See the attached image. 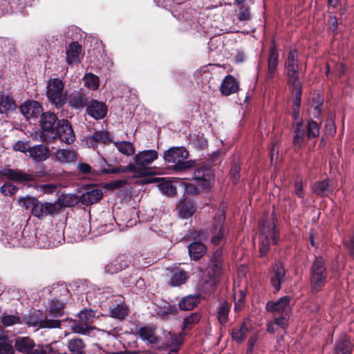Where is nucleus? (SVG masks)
I'll use <instances>...</instances> for the list:
<instances>
[{
    "instance_id": "nucleus-31",
    "label": "nucleus",
    "mask_w": 354,
    "mask_h": 354,
    "mask_svg": "<svg viewBox=\"0 0 354 354\" xmlns=\"http://www.w3.org/2000/svg\"><path fill=\"white\" fill-rule=\"evenodd\" d=\"M57 211V207L55 204L51 203L39 202V205L35 207V216L39 219L44 218L48 215L54 214Z\"/></svg>"
},
{
    "instance_id": "nucleus-9",
    "label": "nucleus",
    "mask_w": 354,
    "mask_h": 354,
    "mask_svg": "<svg viewBox=\"0 0 354 354\" xmlns=\"http://www.w3.org/2000/svg\"><path fill=\"white\" fill-rule=\"evenodd\" d=\"M225 218V210L217 212L214 217V222L210 228V234L212 235L210 242L214 245H220L221 241L225 238L223 227Z\"/></svg>"
},
{
    "instance_id": "nucleus-7",
    "label": "nucleus",
    "mask_w": 354,
    "mask_h": 354,
    "mask_svg": "<svg viewBox=\"0 0 354 354\" xmlns=\"http://www.w3.org/2000/svg\"><path fill=\"white\" fill-rule=\"evenodd\" d=\"M95 318V311L87 308L81 310L77 319L74 320L71 325L73 332H89L96 330L95 326L93 325Z\"/></svg>"
},
{
    "instance_id": "nucleus-58",
    "label": "nucleus",
    "mask_w": 354,
    "mask_h": 354,
    "mask_svg": "<svg viewBox=\"0 0 354 354\" xmlns=\"http://www.w3.org/2000/svg\"><path fill=\"white\" fill-rule=\"evenodd\" d=\"M140 338L147 342L149 344L153 346L158 342V337L155 335V333H138Z\"/></svg>"
},
{
    "instance_id": "nucleus-8",
    "label": "nucleus",
    "mask_w": 354,
    "mask_h": 354,
    "mask_svg": "<svg viewBox=\"0 0 354 354\" xmlns=\"http://www.w3.org/2000/svg\"><path fill=\"white\" fill-rule=\"evenodd\" d=\"M192 179L198 183L203 189H211L214 174L209 164L196 165Z\"/></svg>"
},
{
    "instance_id": "nucleus-48",
    "label": "nucleus",
    "mask_w": 354,
    "mask_h": 354,
    "mask_svg": "<svg viewBox=\"0 0 354 354\" xmlns=\"http://www.w3.org/2000/svg\"><path fill=\"white\" fill-rule=\"evenodd\" d=\"M1 323L5 327L12 326L20 323V317L17 315H8L4 313L1 318Z\"/></svg>"
},
{
    "instance_id": "nucleus-5",
    "label": "nucleus",
    "mask_w": 354,
    "mask_h": 354,
    "mask_svg": "<svg viewBox=\"0 0 354 354\" xmlns=\"http://www.w3.org/2000/svg\"><path fill=\"white\" fill-rule=\"evenodd\" d=\"M310 287L313 294L323 290L328 281L326 262L321 256L315 257L310 268Z\"/></svg>"
},
{
    "instance_id": "nucleus-30",
    "label": "nucleus",
    "mask_w": 354,
    "mask_h": 354,
    "mask_svg": "<svg viewBox=\"0 0 354 354\" xmlns=\"http://www.w3.org/2000/svg\"><path fill=\"white\" fill-rule=\"evenodd\" d=\"M188 252L190 259L193 261L201 259L207 251V247L200 241H194L188 247Z\"/></svg>"
},
{
    "instance_id": "nucleus-45",
    "label": "nucleus",
    "mask_w": 354,
    "mask_h": 354,
    "mask_svg": "<svg viewBox=\"0 0 354 354\" xmlns=\"http://www.w3.org/2000/svg\"><path fill=\"white\" fill-rule=\"evenodd\" d=\"M83 80L84 81V85L93 91H95L99 88V77L93 73H86L83 77Z\"/></svg>"
},
{
    "instance_id": "nucleus-64",
    "label": "nucleus",
    "mask_w": 354,
    "mask_h": 354,
    "mask_svg": "<svg viewBox=\"0 0 354 354\" xmlns=\"http://www.w3.org/2000/svg\"><path fill=\"white\" fill-rule=\"evenodd\" d=\"M349 255L354 259V232L350 236L348 241L346 243Z\"/></svg>"
},
{
    "instance_id": "nucleus-14",
    "label": "nucleus",
    "mask_w": 354,
    "mask_h": 354,
    "mask_svg": "<svg viewBox=\"0 0 354 354\" xmlns=\"http://www.w3.org/2000/svg\"><path fill=\"white\" fill-rule=\"evenodd\" d=\"M86 113L95 120H101L106 117L108 108L103 102L91 100L86 109Z\"/></svg>"
},
{
    "instance_id": "nucleus-44",
    "label": "nucleus",
    "mask_w": 354,
    "mask_h": 354,
    "mask_svg": "<svg viewBox=\"0 0 354 354\" xmlns=\"http://www.w3.org/2000/svg\"><path fill=\"white\" fill-rule=\"evenodd\" d=\"M230 309V304L225 301L218 308L217 318L221 324H224L228 319V315Z\"/></svg>"
},
{
    "instance_id": "nucleus-54",
    "label": "nucleus",
    "mask_w": 354,
    "mask_h": 354,
    "mask_svg": "<svg viewBox=\"0 0 354 354\" xmlns=\"http://www.w3.org/2000/svg\"><path fill=\"white\" fill-rule=\"evenodd\" d=\"M18 189L19 188L17 186L10 182L4 183V185L0 187L1 193L4 196H12L15 194Z\"/></svg>"
},
{
    "instance_id": "nucleus-55",
    "label": "nucleus",
    "mask_w": 354,
    "mask_h": 354,
    "mask_svg": "<svg viewBox=\"0 0 354 354\" xmlns=\"http://www.w3.org/2000/svg\"><path fill=\"white\" fill-rule=\"evenodd\" d=\"M39 202L40 201H39L35 198H31L28 196L24 197V207L26 209H30L33 216H35V207L39 205Z\"/></svg>"
},
{
    "instance_id": "nucleus-42",
    "label": "nucleus",
    "mask_w": 354,
    "mask_h": 354,
    "mask_svg": "<svg viewBox=\"0 0 354 354\" xmlns=\"http://www.w3.org/2000/svg\"><path fill=\"white\" fill-rule=\"evenodd\" d=\"M80 202V196L75 194H62L59 198V203L62 207H74Z\"/></svg>"
},
{
    "instance_id": "nucleus-15",
    "label": "nucleus",
    "mask_w": 354,
    "mask_h": 354,
    "mask_svg": "<svg viewBox=\"0 0 354 354\" xmlns=\"http://www.w3.org/2000/svg\"><path fill=\"white\" fill-rule=\"evenodd\" d=\"M102 196V189L92 185L80 196V203L86 206H90L98 203Z\"/></svg>"
},
{
    "instance_id": "nucleus-29",
    "label": "nucleus",
    "mask_w": 354,
    "mask_h": 354,
    "mask_svg": "<svg viewBox=\"0 0 354 354\" xmlns=\"http://www.w3.org/2000/svg\"><path fill=\"white\" fill-rule=\"evenodd\" d=\"M216 278L211 276V278L201 284L197 294L200 296L201 299H207L215 292L217 283Z\"/></svg>"
},
{
    "instance_id": "nucleus-61",
    "label": "nucleus",
    "mask_w": 354,
    "mask_h": 354,
    "mask_svg": "<svg viewBox=\"0 0 354 354\" xmlns=\"http://www.w3.org/2000/svg\"><path fill=\"white\" fill-rule=\"evenodd\" d=\"M238 19L240 21H249L250 19V12L248 7L241 6L239 8Z\"/></svg>"
},
{
    "instance_id": "nucleus-33",
    "label": "nucleus",
    "mask_w": 354,
    "mask_h": 354,
    "mask_svg": "<svg viewBox=\"0 0 354 354\" xmlns=\"http://www.w3.org/2000/svg\"><path fill=\"white\" fill-rule=\"evenodd\" d=\"M0 178L13 182H22V171L11 169L9 166L0 168Z\"/></svg>"
},
{
    "instance_id": "nucleus-46",
    "label": "nucleus",
    "mask_w": 354,
    "mask_h": 354,
    "mask_svg": "<svg viewBox=\"0 0 354 354\" xmlns=\"http://www.w3.org/2000/svg\"><path fill=\"white\" fill-rule=\"evenodd\" d=\"M84 346V342L80 339H71L68 344V348L73 354H82Z\"/></svg>"
},
{
    "instance_id": "nucleus-37",
    "label": "nucleus",
    "mask_w": 354,
    "mask_h": 354,
    "mask_svg": "<svg viewBox=\"0 0 354 354\" xmlns=\"http://www.w3.org/2000/svg\"><path fill=\"white\" fill-rule=\"evenodd\" d=\"M115 302L109 306L110 315L114 318L123 319L128 315L127 308L121 299L118 302L116 300Z\"/></svg>"
},
{
    "instance_id": "nucleus-19",
    "label": "nucleus",
    "mask_w": 354,
    "mask_h": 354,
    "mask_svg": "<svg viewBox=\"0 0 354 354\" xmlns=\"http://www.w3.org/2000/svg\"><path fill=\"white\" fill-rule=\"evenodd\" d=\"M286 273V269L282 263H275L273 267V274L270 277V283L274 289V292L281 290V284L285 281Z\"/></svg>"
},
{
    "instance_id": "nucleus-38",
    "label": "nucleus",
    "mask_w": 354,
    "mask_h": 354,
    "mask_svg": "<svg viewBox=\"0 0 354 354\" xmlns=\"http://www.w3.org/2000/svg\"><path fill=\"white\" fill-rule=\"evenodd\" d=\"M291 93L293 96L291 111V117L294 120L293 122L304 121L303 119L300 118V107L301 104L302 92H295Z\"/></svg>"
},
{
    "instance_id": "nucleus-51",
    "label": "nucleus",
    "mask_w": 354,
    "mask_h": 354,
    "mask_svg": "<svg viewBox=\"0 0 354 354\" xmlns=\"http://www.w3.org/2000/svg\"><path fill=\"white\" fill-rule=\"evenodd\" d=\"M241 165L236 162H232L230 171V177L231 180L234 185H236L240 179Z\"/></svg>"
},
{
    "instance_id": "nucleus-3",
    "label": "nucleus",
    "mask_w": 354,
    "mask_h": 354,
    "mask_svg": "<svg viewBox=\"0 0 354 354\" xmlns=\"http://www.w3.org/2000/svg\"><path fill=\"white\" fill-rule=\"evenodd\" d=\"M292 147L295 151H298L304 147L306 139L311 140L318 138L320 133V124L310 118L307 120L306 129L304 127V121L293 122L292 125Z\"/></svg>"
},
{
    "instance_id": "nucleus-50",
    "label": "nucleus",
    "mask_w": 354,
    "mask_h": 354,
    "mask_svg": "<svg viewBox=\"0 0 354 354\" xmlns=\"http://www.w3.org/2000/svg\"><path fill=\"white\" fill-rule=\"evenodd\" d=\"M14 349L10 342L6 337H0V354H13Z\"/></svg>"
},
{
    "instance_id": "nucleus-39",
    "label": "nucleus",
    "mask_w": 354,
    "mask_h": 354,
    "mask_svg": "<svg viewBox=\"0 0 354 354\" xmlns=\"http://www.w3.org/2000/svg\"><path fill=\"white\" fill-rule=\"evenodd\" d=\"M198 295H189L183 298L178 304L179 308L183 310H190L196 306L201 301Z\"/></svg>"
},
{
    "instance_id": "nucleus-53",
    "label": "nucleus",
    "mask_w": 354,
    "mask_h": 354,
    "mask_svg": "<svg viewBox=\"0 0 354 354\" xmlns=\"http://www.w3.org/2000/svg\"><path fill=\"white\" fill-rule=\"evenodd\" d=\"M186 192L192 195H198L202 192H208L210 189H203L201 186L198 185V183H187L185 185Z\"/></svg>"
},
{
    "instance_id": "nucleus-22",
    "label": "nucleus",
    "mask_w": 354,
    "mask_h": 354,
    "mask_svg": "<svg viewBox=\"0 0 354 354\" xmlns=\"http://www.w3.org/2000/svg\"><path fill=\"white\" fill-rule=\"evenodd\" d=\"M300 70L301 69L284 71L286 84L289 86V89L291 93L303 92L299 77Z\"/></svg>"
},
{
    "instance_id": "nucleus-1",
    "label": "nucleus",
    "mask_w": 354,
    "mask_h": 354,
    "mask_svg": "<svg viewBox=\"0 0 354 354\" xmlns=\"http://www.w3.org/2000/svg\"><path fill=\"white\" fill-rule=\"evenodd\" d=\"M39 124V138L42 142H53L59 138L66 144H72L75 140L71 122L66 119L59 120L53 112H44L40 116Z\"/></svg>"
},
{
    "instance_id": "nucleus-62",
    "label": "nucleus",
    "mask_w": 354,
    "mask_h": 354,
    "mask_svg": "<svg viewBox=\"0 0 354 354\" xmlns=\"http://www.w3.org/2000/svg\"><path fill=\"white\" fill-rule=\"evenodd\" d=\"M77 169L82 174H94L95 170L86 162H79L77 164Z\"/></svg>"
},
{
    "instance_id": "nucleus-27",
    "label": "nucleus",
    "mask_w": 354,
    "mask_h": 354,
    "mask_svg": "<svg viewBox=\"0 0 354 354\" xmlns=\"http://www.w3.org/2000/svg\"><path fill=\"white\" fill-rule=\"evenodd\" d=\"M284 71L301 69V65L299 61V53L295 48H290L287 53V57L283 63Z\"/></svg>"
},
{
    "instance_id": "nucleus-56",
    "label": "nucleus",
    "mask_w": 354,
    "mask_h": 354,
    "mask_svg": "<svg viewBox=\"0 0 354 354\" xmlns=\"http://www.w3.org/2000/svg\"><path fill=\"white\" fill-rule=\"evenodd\" d=\"M127 184V180L118 179L116 180L111 181L110 183H106L104 185V187L109 190H115L117 189L122 188L124 187Z\"/></svg>"
},
{
    "instance_id": "nucleus-49",
    "label": "nucleus",
    "mask_w": 354,
    "mask_h": 354,
    "mask_svg": "<svg viewBox=\"0 0 354 354\" xmlns=\"http://www.w3.org/2000/svg\"><path fill=\"white\" fill-rule=\"evenodd\" d=\"M201 318L200 313H191L189 316H187L183 319V329L190 330L192 325L198 323Z\"/></svg>"
},
{
    "instance_id": "nucleus-34",
    "label": "nucleus",
    "mask_w": 354,
    "mask_h": 354,
    "mask_svg": "<svg viewBox=\"0 0 354 354\" xmlns=\"http://www.w3.org/2000/svg\"><path fill=\"white\" fill-rule=\"evenodd\" d=\"M292 297L286 295L281 297L278 301H269L266 304V309L269 312H281L289 305Z\"/></svg>"
},
{
    "instance_id": "nucleus-12",
    "label": "nucleus",
    "mask_w": 354,
    "mask_h": 354,
    "mask_svg": "<svg viewBox=\"0 0 354 354\" xmlns=\"http://www.w3.org/2000/svg\"><path fill=\"white\" fill-rule=\"evenodd\" d=\"M24 322L30 326L37 327L36 330L39 328H59L61 322L57 319H42L39 317V311L35 310L34 313L28 318L24 317Z\"/></svg>"
},
{
    "instance_id": "nucleus-57",
    "label": "nucleus",
    "mask_w": 354,
    "mask_h": 354,
    "mask_svg": "<svg viewBox=\"0 0 354 354\" xmlns=\"http://www.w3.org/2000/svg\"><path fill=\"white\" fill-rule=\"evenodd\" d=\"M127 167V171L133 172L135 174V176L138 178H141L146 176L147 175L146 169H141L136 167V165H134L132 163H129Z\"/></svg>"
},
{
    "instance_id": "nucleus-24",
    "label": "nucleus",
    "mask_w": 354,
    "mask_h": 354,
    "mask_svg": "<svg viewBox=\"0 0 354 354\" xmlns=\"http://www.w3.org/2000/svg\"><path fill=\"white\" fill-rule=\"evenodd\" d=\"M158 153L156 150L149 149L138 152L134 157L138 166L145 167L158 158Z\"/></svg>"
},
{
    "instance_id": "nucleus-41",
    "label": "nucleus",
    "mask_w": 354,
    "mask_h": 354,
    "mask_svg": "<svg viewBox=\"0 0 354 354\" xmlns=\"http://www.w3.org/2000/svg\"><path fill=\"white\" fill-rule=\"evenodd\" d=\"M46 351L42 346L36 345L31 339L24 338V354H46Z\"/></svg>"
},
{
    "instance_id": "nucleus-63",
    "label": "nucleus",
    "mask_w": 354,
    "mask_h": 354,
    "mask_svg": "<svg viewBox=\"0 0 354 354\" xmlns=\"http://www.w3.org/2000/svg\"><path fill=\"white\" fill-rule=\"evenodd\" d=\"M137 274L133 273L130 274L129 276L124 277L122 278V285L126 287H131L134 285V282L136 279Z\"/></svg>"
},
{
    "instance_id": "nucleus-4",
    "label": "nucleus",
    "mask_w": 354,
    "mask_h": 354,
    "mask_svg": "<svg viewBox=\"0 0 354 354\" xmlns=\"http://www.w3.org/2000/svg\"><path fill=\"white\" fill-rule=\"evenodd\" d=\"M189 158V151L184 147H172L163 154L165 162L172 163L171 168L175 171H186L196 165V160H186Z\"/></svg>"
},
{
    "instance_id": "nucleus-35",
    "label": "nucleus",
    "mask_w": 354,
    "mask_h": 354,
    "mask_svg": "<svg viewBox=\"0 0 354 354\" xmlns=\"http://www.w3.org/2000/svg\"><path fill=\"white\" fill-rule=\"evenodd\" d=\"M17 108L15 100L12 97L0 92V113L8 114Z\"/></svg>"
},
{
    "instance_id": "nucleus-47",
    "label": "nucleus",
    "mask_w": 354,
    "mask_h": 354,
    "mask_svg": "<svg viewBox=\"0 0 354 354\" xmlns=\"http://www.w3.org/2000/svg\"><path fill=\"white\" fill-rule=\"evenodd\" d=\"M118 151L127 156H131L135 153V149L131 142L128 141H121L115 143Z\"/></svg>"
},
{
    "instance_id": "nucleus-17",
    "label": "nucleus",
    "mask_w": 354,
    "mask_h": 354,
    "mask_svg": "<svg viewBox=\"0 0 354 354\" xmlns=\"http://www.w3.org/2000/svg\"><path fill=\"white\" fill-rule=\"evenodd\" d=\"M29 153V156L37 162H44L47 160L50 155L49 148L42 144L36 145L26 149L24 147V153Z\"/></svg>"
},
{
    "instance_id": "nucleus-25",
    "label": "nucleus",
    "mask_w": 354,
    "mask_h": 354,
    "mask_svg": "<svg viewBox=\"0 0 354 354\" xmlns=\"http://www.w3.org/2000/svg\"><path fill=\"white\" fill-rule=\"evenodd\" d=\"M86 141L90 147L95 149L100 143L106 144L111 142V140L108 131H95L91 136L86 138Z\"/></svg>"
},
{
    "instance_id": "nucleus-10",
    "label": "nucleus",
    "mask_w": 354,
    "mask_h": 354,
    "mask_svg": "<svg viewBox=\"0 0 354 354\" xmlns=\"http://www.w3.org/2000/svg\"><path fill=\"white\" fill-rule=\"evenodd\" d=\"M59 296L56 295L49 300L47 310L48 315L53 317H59L64 315V301L62 296H68L70 291L67 288L62 287L59 289Z\"/></svg>"
},
{
    "instance_id": "nucleus-18",
    "label": "nucleus",
    "mask_w": 354,
    "mask_h": 354,
    "mask_svg": "<svg viewBox=\"0 0 354 354\" xmlns=\"http://www.w3.org/2000/svg\"><path fill=\"white\" fill-rule=\"evenodd\" d=\"M89 102L87 94L82 91H75L69 95L68 105L73 109L81 111L86 108Z\"/></svg>"
},
{
    "instance_id": "nucleus-28",
    "label": "nucleus",
    "mask_w": 354,
    "mask_h": 354,
    "mask_svg": "<svg viewBox=\"0 0 354 354\" xmlns=\"http://www.w3.org/2000/svg\"><path fill=\"white\" fill-rule=\"evenodd\" d=\"M332 180L327 178L322 180L316 181L312 186V189L314 194L320 198L328 196L329 194L332 192Z\"/></svg>"
},
{
    "instance_id": "nucleus-21",
    "label": "nucleus",
    "mask_w": 354,
    "mask_h": 354,
    "mask_svg": "<svg viewBox=\"0 0 354 354\" xmlns=\"http://www.w3.org/2000/svg\"><path fill=\"white\" fill-rule=\"evenodd\" d=\"M130 261L126 254H120L104 267V272L108 274H115L129 266Z\"/></svg>"
},
{
    "instance_id": "nucleus-20",
    "label": "nucleus",
    "mask_w": 354,
    "mask_h": 354,
    "mask_svg": "<svg viewBox=\"0 0 354 354\" xmlns=\"http://www.w3.org/2000/svg\"><path fill=\"white\" fill-rule=\"evenodd\" d=\"M176 209L180 218L187 219L196 212V205L193 200L185 198L179 201Z\"/></svg>"
},
{
    "instance_id": "nucleus-23",
    "label": "nucleus",
    "mask_w": 354,
    "mask_h": 354,
    "mask_svg": "<svg viewBox=\"0 0 354 354\" xmlns=\"http://www.w3.org/2000/svg\"><path fill=\"white\" fill-rule=\"evenodd\" d=\"M219 89L223 95L229 96L237 93L239 90V84L233 75H227L223 80Z\"/></svg>"
},
{
    "instance_id": "nucleus-60",
    "label": "nucleus",
    "mask_w": 354,
    "mask_h": 354,
    "mask_svg": "<svg viewBox=\"0 0 354 354\" xmlns=\"http://www.w3.org/2000/svg\"><path fill=\"white\" fill-rule=\"evenodd\" d=\"M339 23L337 21V18L335 16L330 15L328 19V29L331 30L333 33V36H336L338 33Z\"/></svg>"
},
{
    "instance_id": "nucleus-52",
    "label": "nucleus",
    "mask_w": 354,
    "mask_h": 354,
    "mask_svg": "<svg viewBox=\"0 0 354 354\" xmlns=\"http://www.w3.org/2000/svg\"><path fill=\"white\" fill-rule=\"evenodd\" d=\"M288 319L283 316H280L274 319L273 323H270L268 325L267 332H274V330H278L279 328H274V326H277L281 329L285 328V326L287 324Z\"/></svg>"
},
{
    "instance_id": "nucleus-43",
    "label": "nucleus",
    "mask_w": 354,
    "mask_h": 354,
    "mask_svg": "<svg viewBox=\"0 0 354 354\" xmlns=\"http://www.w3.org/2000/svg\"><path fill=\"white\" fill-rule=\"evenodd\" d=\"M158 186L162 193L168 196H173L177 193L176 187L164 178H160Z\"/></svg>"
},
{
    "instance_id": "nucleus-36",
    "label": "nucleus",
    "mask_w": 354,
    "mask_h": 354,
    "mask_svg": "<svg viewBox=\"0 0 354 354\" xmlns=\"http://www.w3.org/2000/svg\"><path fill=\"white\" fill-rule=\"evenodd\" d=\"M188 277L189 276L186 271L179 268L173 269L169 284L171 287L180 286L186 282Z\"/></svg>"
},
{
    "instance_id": "nucleus-32",
    "label": "nucleus",
    "mask_w": 354,
    "mask_h": 354,
    "mask_svg": "<svg viewBox=\"0 0 354 354\" xmlns=\"http://www.w3.org/2000/svg\"><path fill=\"white\" fill-rule=\"evenodd\" d=\"M77 153L74 149H59L55 153V159L61 163L75 162Z\"/></svg>"
},
{
    "instance_id": "nucleus-2",
    "label": "nucleus",
    "mask_w": 354,
    "mask_h": 354,
    "mask_svg": "<svg viewBox=\"0 0 354 354\" xmlns=\"http://www.w3.org/2000/svg\"><path fill=\"white\" fill-rule=\"evenodd\" d=\"M276 221L275 215L272 213L270 218L265 217L259 221V252L261 258L268 254L271 243L274 245L278 244L279 234V230L276 229Z\"/></svg>"
},
{
    "instance_id": "nucleus-13",
    "label": "nucleus",
    "mask_w": 354,
    "mask_h": 354,
    "mask_svg": "<svg viewBox=\"0 0 354 354\" xmlns=\"http://www.w3.org/2000/svg\"><path fill=\"white\" fill-rule=\"evenodd\" d=\"M223 268V248H218L210 257L208 266V274L214 277H218L222 273Z\"/></svg>"
},
{
    "instance_id": "nucleus-11",
    "label": "nucleus",
    "mask_w": 354,
    "mask_h": 354,
    "mask_svg": "<svg viewBox=\"0 0 354 354\" xmlns=\"http://www.w3.org/2000/svg\"><path fill=\"white\" fill-rule=\"evenodd\" d=\"M279 63V55L277 49V45L274 40H272L268 50V56L267 59L268 71L266 80L267 82H272L277 73Z\"/></svg>"
},
{
    "instance_id": "nucleus-59",
    "label": "nucleus",
    "mask_w": 354,
    "mask_h": 354,
    "mask_svg": "<svg viewBox=\"0 0 354 354\" xmlns=\"http://www.w3.org/2000/svg\"><path fill=\"white\" fill-rule=\"evenodd\" d=\"M295 194L301 198L304 197V185L301 178L297 179L294 183Z\"/></svg>"
},
{
    "instance_id": "nucleus-16",
    "label": "nucleus",
    "mask_w": 354,
    "mask_h": 354,
    "mask_svg": "<svg viewBox=\"0 0 354 354\" xmlns=\"http://www.w3.org/2000/svg\"><path fill=\"white\" fill-rule=\"evenodd\" d=\"M41 104L35 100H28L24 102V117L26 120H35L44 113Z\"/></svg>"
},
{
    "instance_id": "nucleus-40",
    "label": "nucleus",
    "mask_w": 354,
    "mask_h": 354,
    "mask_svg": "<svg viewBox=\"0 0 354 354\" xmlns=\"http://www.w3.org/2000/svg\"><path fill=\"white\" fill-rule=\"evenodd\" d=\"M351 344L345 334L340 335L335 345V351L337 354H351Z\"/></svg>"
},
{
    "instance_id": "nucleus-26",
    "label": "nucleus",
    "mask_w": 354,
    "mask_h": 354,
    "mask_svg": "<svg viewBox=\"0 0 354 354\" xmlns=\"http://www.w3.org/2000/svg\"><path fill=\"white\" fill-rule=\"evenodd\" d=\"M82 52V47L77 41H73L66 48V62L69 65L80 62V55Z\"/></svg>"
},
{
    "instance_id": "nucleus-6",
    "label": "nucleus",
    "mask_w": 354,
    "mask_h": 354,
    "mask_svg": "<svg viewBox=\"0 0 354 354\" xmlns=\"http://www.w3.org/2000/svg\"><path fill=\"white\" fill-rule=\"evenodd\" d=\"M64 84L58 78L50 79L46 87V96L52 105L57 109L62 108L67 100L66 96L63 93Z\"/></svg>"
}]
</instances>
